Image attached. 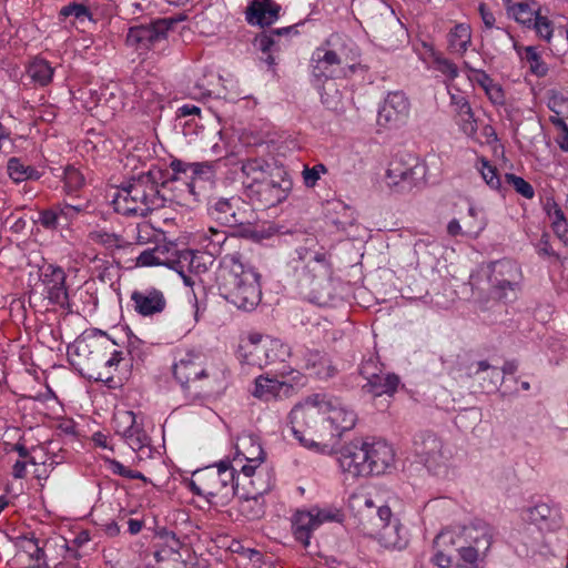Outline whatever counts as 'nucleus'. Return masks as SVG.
Listing matches in <instances>:
<instances>
[{"mask_svg": "<svg viewBox=\"0 0 568 568\" xmlns=\"http://www.w3.org/2000/svg\"><path fill=\"white\" fill-rule=\"evenodd\" d=\"M63 181L67 192H73L83 185L84 178L78 169L72 165H68L64 169Z\"/></svg>", "mask_w": 568, "mask_h": 568, "instance_id": "nucleus-46", "label": "nucleus"}, {"mask_svg": "<svg viewBox=\"0 0 568 568\" xmlns=\"http://www.w3.org/2000/svg\"><path fill=\"white\" fill-rule=\"evenodd\" d=\"M409 110L410 103L403 92H389L378 110L377 123L382 126H397L408 118Z\"/></svg>", "mask_w": 568, "mask_h": 568, "instance_id": "nucleus-15", "label": "nucleus"}, {"mask_svg": "<svg viewBox=\"0 0 568 568\" xmlns=\"http://www.w3.org/2000/svg\"><path fill=\"white\" fill-rule=\"evenodd\" d=\"M124 424V429L119 428V435L126 442L132 450L138 452L149 445V438L143 428L136 423L133 412L124 410L119 414V426Z\"/></svg>", "mask_w": 568, "mask_h": 568, "instance_id": "nucleus-24", "label": "nucleus"}, {"mask_svg": "<svg viewBox=\"0 0 568 568\" xmlns=\"http://www.w3.org/2000/svg\"><path fill=\"white\" fill-rule=\"evenodd\" d=\"M173 374L183 388H190L202 378L207 377L201 356L192 353L186 354L185 357L174 364Z\"/></svg>", "mask_w": 568, "mask_h": 568, "instance_id": "nucleus-18", "label": "nucleus"}, {"mask_svg": "<svg viewBox=\"0 0 568 568\" xmlns=\"http://www.w3.org/2000/svg\"><path fill=\"white\" fill-rule=\"evenodd\" d=\"M175 260L182 261L183 268L187 265L191 272L199 273L202 267L205 270V265L200 262V257L191 251L181 252Z\"/></svg>", "mask_w": 568, "mask_h": 568, "instance_id": "nucleus-55", "label": "nucleus"}, {"mask_svg": "<svg viewBox=\"0 0 568 568\" xmlns=\"http://www.w3.org/2000/svg\"><path fill=\"white\" fill-rule=\"evenodd\" d=\"M28 74L40 85H47L53 75V68L43 59H34L29 68Z\"/></svg>", "mask_w": 568, "mask_h": 568, "instance_id": "nucleus-38", "label": "nucleus"}, {"mask_svg": "<svg viewBox=\"0 0 568 568\" xmlns=\"http://www.w3.org/2000/svg\"><path fill=\"white\" fill-rule=\"evenodd\" d=\"M526 60L530 63V70L538 77H544L547 73L545 63L540 61V58L532 47H527L525 52Z\"/></svg>", "mask_w": 568, "mask_h": 568, "instance_id": "nucleus-50", "label": "nucleus"}, {"mask_svg": "<svg viewBox=\"0 0 568 568\" xmlns=\"http://www.w3.org/2000/svg\"><path fill=\"white\" fill-rule=\"evenodd\" d=\"M160 253H161V251L155 250V248L145 250L139 255L136 262L141 266H154V265L168 266L169 268L176 271L182 276V278L186 285H189V286L193 285L191 277L185 275V273H183L182 261L174 260L172 257H160L159 256Z\"/></svg>", "mask_w": 568, "mask_h": 568, "instance_id": "nucleus-29", "label": "nucleus"}, {"mask_svg": "<svg viewBox=\"0 0 568 568\" xmlns=\"http://www.w3.org/2000/svg\"><path fill=\"white\" fill-rule=\"evenodd\" d=\"M485 93L493 104L498 106L505 105L506 97L504 89L499 83L494 82Z\"/></svg>", "mask_w": 568, "mask_h": 568, "instance_id": "nucleus-57", "label": "nucleus"}, {"mask_svg": "<svg viewBox=\"0 0 568 568\" xmlns=\"http://www.w3.org/2000/svg\"><path fill=\"white\" fill-rule=\"evenodd\" d=\"M352 506L357 507L358 513L362 511V506L366 508L365 516L368 518H374V523H376V513L377 508L372 498L364 495H354L351 498Z\"/></svg>", "mask_w": 568, "mask_h": 568, "instance_id": "nucleus-48", "label": "nucleus"}, {"mask_svg": "<svg viewBox=\"0 0 568 568\" xmlns=\"http://www.w3.org/2000/svg\"><path fill=\"white\" fill-rule=\"evenodd\" d=\"M471 41L470 27L465 23H459L448 34V43L452 51L464 53Z\"/></svg>", "mask_w": 568, "mask_h": 568, "instance_id": "nucleus-35", "label": "nucleus"}, {"mask_svg": "<svg viewBox=\"0 0 568 568\" xmlns=\"http://www.w3.org/2000/svg\"><path fill=\"white\" fill-rule=\"evenodd\" d=\"M110 469L113 471V474H116L119 476L146 481V478L142 473L129 469L128 467H125L123 464L115 459L110 460Z\"/></svg>", "mask_w": 568, "mask_h": 568, "instance_id": "nucleus-52", "label": "nucleus"}, {"mask_svg": "<svg viewBox=\"0 0 568 568\" xmlns=\"http://www.w3.org/2000/svg\"><path fill=\"white\" fill-rule=\"evenodd\" d=\"M39 222L44 229L48 230H55L58 227H61V222L58 217V210L55 207L41 211Z\"/></svg>", "mask_w": 568, "mask_h": 568, "instance_id": "nucleus-53", "label": "nucleus"}, {"mask_svg": "<svg viewBox=\"0 0 568 568\" xmlns=\"http://www.w3.org/2000/svg\"><path fill=\"white\" fill-rule=\"evenodd\" d=\"M135 311L142 316H152L161 313L166 305V300L160 290L154 287L144 291H134L131 295Z\"/></svg>", "mask_w": 568, "mask_h": 568, "instance_id": "nucleus-23", "label": "nucleus"}, {"mask_svg": "<svg viewBox=\"0 0 568 568\" xmlns=\"http://www.w3.org/2000/svg\"><path fill=\"white\" fill-rule=\"evenodd\" d=\"M322 410L325 418L324 430L327 434V446L329 442L342 436L346 430L352 429L357 420V415L339 398L321 395Z\"/></svg>", "mask_w": 568, "mask_h": 568, "instance_id": "nucleus-8", "label": "nucleus"}, {"mask_svg": "<svg viewBox=\"0 0 568 568\" xmlns=\"http://www.w3.org/2000/svg\"><path fill=\"white\" fill-rule=\"evenodd\" d=\"M321 100L328 110L337 111L343 106V94L334 81L323 84Z\"/></svg>", "mask_w": 568, "mask_h": 568, "instance_id": "nucleus-39", "label": "nucleus"}, {"mask_svg": "<svg viewBox=\"0 0 568 568\" xmlns=\"http://www.w3.org/2000/svg\"><path fill=\"white\" fill-rule=\"evenodd\" d=\"M464 235L468 237H477L485 229L486 221L484 217H478L474 207L468 209V214L463 217Z\"/></svg>", "mask_w": 568, "mask_h": 568, "instance_id": "nucleus-42", "label": "nucleus"}, {"mask_svg": "<svg viewBox=\"0 0 568 568\" xmlns=\"http://www.w3.org/2000/svg\"><path fill=\"white\" fill-rule=\"evenodd\" d=\"M535 29L537 33L544 38L545 40H550L552 34V28L550 21L546 17H541L540 14H537L535 17Z\"/></svg>", "mask_w": 568, "mask_h": 568, "instance_id": "nucleus-59", "label": "nucleus"}, {"mask_svg": "<svg viewBox=\"0 0 568 568\" xmlns=\"http://www.w3.org/2000/svg\"><path fill=\"white\" fill-rule=\"evenodd\" d=\"M479 171L485 182L494 190H499L501 185L500 178L497 174V169L493 166L485 159L480 160Z\"/></svg>", "mask_w": 568, "mask_h": 568, "instance_id": "nucleus-47", "label": "nucleus"}, {"mask_svg": "<svg viewBox=\"0 0 568 568\" xmlns=\"http://www.w3.org/2000/svg\"><path fill=\"white\" fill-rule=\"evenodd\" d=\"M505 182L514 187V190L525 199L531 200L535 196L532 185L521 176H517L513 173H506Z\"/></svg>", "mask_w": 568, "mask_h": 568, "instance_id": "nucleus-44", "label": "nucleus"}, {"mask_svg": "<svg viewBox=\"0 0 568 568\" xmlns=\"http://www.w3.org/2000/svg\"><path fill=\"white\" fill-rule=\"evenodd\" d=\"M171 26L172 21L159 19L150 24L131 27L126 36V43L136 49H150L166 38Z\"/></svg>", "mask_w": 568, "mask_h": 568, "instance_id": "nucleus-13", "label": "nucleus"}, {"mask_svg": "<svg viewBox=\"0 0 568 568\" xmlns=\"http://www.w3.org/2000/svg\"><path fill=\"white\" fill-rule=\"evenodd\" d=\"M291 388V385L285 382L261 375L255 379L253 395L257 398L270 400L280 396L281 392L287 393Z\"/></svg>", "mask_w": 568, "mask_h": 568, "instance_id": "nucleus-32", "label": "nucleus"}, {"mask_svg": "<svg viewBox=\"0 0 568 568\" xmlns=\"http://www.w3.org/2000/svg\"><path fill=\"white\" fill-rule=\"evenodd\" d=\"M434 544L436 547H454L460 559L471 566H475L479 556L485 555L488 550H480L479 547L465 544L455 539V530L446 529L439 532Z\"/></svg>", "mask_w": 568, "mask_h": 568, "instance_id": "nucleus-25", "label": "nucleus"}, {"mask_svg": "<svg viewBox=\"0 0 568 568\" xmlns=\"http://www.w3.org/2000/svg\"><path fill=\"white\" fill-rule=\"evenodd\" d=\"M239 511L247 520H255L263 516L264 508L261 496L241 498L239 501Z\"/></svg>", "mask_w": 568, "mask_h": 568, "instance_id": "nucleus-37", "label": "nucleus"}, {"mask_svg": "<svg viewBox=\"0 0 568 568\" xmlns=\"http://www.w3.org/2000/svg\"><path fill=\"white\" fill-rule=\"evenodd\" d=\"M316 518L320 519V525L324 521H337L343 520V515L339 511L326 510V509H313Z\"/></svg>", "mask_w": 568, "mask_h": 568, "instance_id": "nucleus-63", "label": "nucleus"}, {"mask_svg": "<svg viewBox=\"0 0 568 568\" xmlns=\"http://www.w3.org/2000/svg\"><path fill=\"white\" fill-rule=\"evenodd\" d=\"M216 283L221 295L240 310L252 311L261 302L260 274L245 265L237 254H227L221 260Z\"/></svg>", "mask_w": 568, "mask_h": 568, "instance_id": "nucleus-1", "label": "nucleus"}, {"mask_svg": "<svg viewBox=\"0 0 568 568\" xmlns=\"http://www.w3.org/2000/svg\"><path fill=\"white\" fill-rule=\"evenodd\" d=\"M568 103V98H566L562 93L551 91L548 106L551 111H554L556 114L561 113V108L564 104Z\"/></svg>", "mask_w": 568, "mask_h": 568, "instance_id": "nucleus-64", "label": "nucleus"}, {"mask_svg": "<svg viewBox=\"0 0 568 568\" xmlns=\"http://www.w3.org/2000/svg\"><path fill=\"white\" fill-rule=\"evenodd\" d=\"M363 389L374 396L393 395L399 384V378L395 374L383 375L376 373L374 377L366 379Z\"/></svg>", "mask_w": 568, "mask_h": 568, "instance_id": "nucleus-31", "label": "nucleus"}, {"mask_svg": "<svg viewBox=\"0 0 568 568\" xmlns=\"http://www.w3.org/2000/svg\"><path fill=\"white\" fill-rule=\"evenodd\" d=\"M327 171L326 166L322 163L314 165L313 168H305L303 170V179L306 186L312 187L320 180L321 173Z\"/></svg>", "mask_w": 568, "mask_h": 568, "instance_id": "nucleus-56", "label": "nucleus"}, {"mask_svg": "<svg viewBox=\"0 0 568 568\" xmlns=\"http://www.w3.org/2000/svg\"><path fill=\"white\" fill-rule=\"evenodd\" d=\"M305 368L318 378H329L335 374V368L331 361L317 349H306L304 352Z\"/></svg>", "mask_w": 568, "mask_h": 568, "instance_id": "nucleus-30", "label": "nucleus"}, {"mask_svg": "<svg viewBox=\"0 0 568 568\" xmlns=\"http://www.w3.org/2000/svg\"><path fill=\"white\" fill-rule=\"evenodd\" d=\"M460 118V128L465 134L468 136H473L477 132V124L474 119L473 110L468 111V114H462Z\"/></svg>", "mask_w": 568, "mask_h": 568, "instance_id": "nucleus-60", "label": "nucleus"}, {"mask_svg": "<svg viewBox=\"0 0 568 568\" xmlns=\"http://www.w3.org/2000/svg\"><path fill=\"white\" fill-rule=\"evenodd\" d=\"M414 450L428 469H435L448 459V452L444 448L442 439L430 432L416 436Z\"/></svg>", "mask_w": 568, "mask_h": 568, "instance_id": "nucleus-14", "label": "nucleus"}, {"mask_svg": "<svg viewBox=\"0 0 568 568\" xmlns=\"http://www.w3.org/2000/svg\"><path fill=\"white\" fill-rule=\"evenodd\" d=\"M440 253V245L435 240L420 239L414 244V255L416 257L415 264L410 263L415 270L427 271L434 270L438 254Z\"/></svg>", "mask_w": 568, "mask_h": 568, "instance_id": "nucleus-26", "label": "nucleus"}, {"mask_svg": "<svg viewBox=\"0 0 568 568\" xmlns=\"http://www.w3.org/2000/svg\"><path fill=\"white\" fill-rule=\"evenodd\" d=\"M320 527V519L314 510L297 511L293 519V534L296 540L303 544L305 549L311 546V534Z\"/></svg>", "mask_w": 568, "mask_h": 568, "instance_id": "nucleus-28", "label": "nucleus"}, {"mask_svg": "<svg viewBox=\"0 0 568 568\" xmlns=\"http://www.w3.org/2000/svg\"><path fill=\"white\" fill-rule=\"evenodd\" d=\"M267 339L257 334H251L239 347L242 363L257 368L266 367Z\"/></svg>", "mask_w": 568, "mask_h": 568, "instance_id": "nucleus-21", "label": "nucleus"}, {"mask_svg": "<svg viewBox=\"0 0 568 568\" xmlns=\"http://www.w3.org/2000/svg\"><path fill=\"white\" fill-rule=\"evenodd\" d=\"M92 239L101 244H103L104 246H106L108 248H112V247H116V248H120V247H123L124 246V241L121 236L116 235V234H113V233H108V232H94L92 234Z\"/></svg>", "mask_w": 568, "mask_h": 568, "instance_id": "nucleus-51", "label": "nucleus"}, {"mask_svg": "<svg viewBox=\"0 0 568 568\" xmlns=\"http://www.w3.org/2000/svg\"><path fill=\"white\" fill-rule=\"evenodd\" d=\"M58 210V217L61 222V227H65L69 223L77 217L80 212V207L75 205L64 204L55 206Z\"/></svg>", "mask_w": 568, "mask_h": 568, "instance_id": "nucleus-54", "label": "nucleus"}, {"mask_svg": "<svg viewBox=\"0 0 568 568\" xmlns=\"http://www.w3.org/2000/svg\"><path fill=\"white\" fill-rule=\"evenodd\" d=\"M545 211L547 215L552 220V222H560L566 220L564 211L552 199L547 200L545 204Z\"/></svg>", "mask_w": 568, "mask_h": 568, "instance_id": "nucleus-61", "label": "nucleus"}, {"mask_svg": "<svg viewBox=\"0 0 568 568\" xmlns=\"http://www.w3.org/2000/svg\"><path fill=\"white\" fill-rule=\"evenodd\" d=\"M425 176V166L417 158H395L386 172L387 184L398 192L410 191Z\"/></svg>", "mask_w": 568, "mask_h": 568, "instance_id": "nucleus-9", "label": "nucleus"}, {"mask_svg": "<svg viewBox=\"0 0 568 568\" xmlns=\"http://www.w3.org/2000/svg\"><path fill=\"white\" fill-rule=\"evenodd\" d=\"M376 373H382V368L378 365L376 359L369 358L362 363L359 368V374L368 379L369 377H374Z\"/></svg>", "mask_w": 568, "mask_h": 568, "instance_id": "nucleus-62", "label": "nucleus"}, {"mask_svg": "<svg viewBox=\"0 0 568 568\" xmlns=\"http://www.w3.org/2000/svg\"><path fill=\"white\" fill-rule=\"evenodd\" d=\"M467 375L485 392H494L503 384V373L487 361L470 364Z\"/></svg>", "mask_w": 568, "mask_h": 568, "instance_id": "nucleus-22", "label": "nucleus"}, {"mask_svg": "<svg viewBox=\"0 0 568 568\" xmlns=\"http://www.w3.org/2000/svg\"><path fill=\"white\" fill-rule=\"evenodd\" d=\"M293 186L292 179L284 168H275L266 180L260 183H247L246 191L251 201L267 209L283 202Z\"/></svg>", "mask_w": 568, "mask_h": 568, "instance_id": "nucleus-6", "label": "nucleus"}, {"mask_svg": "<svg viewBox=\"0 0 568 568\" xmlns=\"http://www.w3.org/2000/svg\"><path fill=\"white\" fill-rule=\"evenodd\" d=\"M41 282L52 304L69 307V294L65 285L67 275L63 268L48 264L41 270Z\"/></svg>", "mask_w": 568, "mask_h": 568, "instance_id": "nucleus-16", "label": "nucleus"}, {"mask_svg": "<svg viewBox=\"0 0 568 568\" xmlns=\"http://www.w3.org/2000/svg\"><path fill=\"white\" fill-rule=\"evenodd\" d=\"M436 70L446 74L450 79H455L458 75L457 65L448 59L445 58H436L435 59Z\"/></svg>", "mask_w": 568, "mask_h": 568, "instance_id": "nucleus-58", "label": "nucleus"}, {"mask_svg": "<svg viewBox=\"0 0 568 568\" xmlns=\"http://www.w3.org/2000/svg\"><path fill=\"white\" fill-rule=\"evenodd\" d=\"M8 173L14 182H21L26 180H38L40 178L39 172L32 166L24 165L17 158H11L8 161Z\"/></svg>", "mask_w": 568, "mask_h": 568, "instance_id": "nucleus-36", "label": "nucleus"}, {"mask_svg": "<svg viewBox=\"0 0 568 568\" xmlns=\"http://www.w3.org/2000/svg\"><path fill=\"white\" fill-rule=\"evenodd\" d=\"M60 16L62 17H74L80 23L84 24L85 22H91L92 17L89 8L82 3H70L64 6L60 10Z\"/></svg>", "mask_w": 568, "mask_h": 568, "instance_id": "nucleus-45", "label": "nucleus"}, {"mask_svg": "<svg viewBox=\"0 0 568 568\" xmlns=\"http://www.w3.org/2000/svg\"><path fill=\"white\" fill-rule=\"evenodd\" d=\"M291 356V348L280 339H267L266 366L276 363H284Z\"/></svg>", "mask_w": 568, "mask_h": 568, "instance_id": "nucleus-41", "label": "nucleus"}, {"mask_svg": "<svg viewBox=\"0 0 568 568\" xmlns=\"http://www.w3.org/2000/svg\"><path fill=\"white\" fill-rule=\"evenodd\" d=\"M395 453L385 440L355 439L338 452L343 473L352 477L384 474L394 463Z\"/></svg>", "mask_w": 568, "mask_h": 568, "instance_id": "nucleus-2", "label": "nucleus"}, {"mask_svg": "<svg viewBox=\"0 0 568 568\" xmlns=\"http://www.w3.org/2000/svg\"><path fill=\"white\" fill-rule=\"evenodd\" d=\"M509 14L514 17V19L524 24L530 26L532 21L535 22V17L538 14L535 12L528 3L519 2L507 8Z\"/></svg>", "mask_w": 568, "mask_h": 568, "instance_id": "nucleus-43", "label": "nucleus"}, {"mask_svg": "<svg viewBox=\"0 0 568 568\" xmlns=\"http://www.w3.org/2000/svg\"><path fill=\"white\" fill-rule=\"evenodd\" d=\"M527 519L539 526L541 529H554L558 526L557 515L552 513L549 505L540 503L527 509Z\"/></svg>", "mask_w": 568, "mask_h": 568, "instance_id": "nucleus-34", "label": "nucleus"}, {"mask_svg": "<svg viewBox=\"0 0 568 568\" xmlns=\"http://www.w3.org/2000/svg\"><path fill=\"white\" fill-rule=\"evenodd\" d=\"M191 490L211 504H225L234 495V470L227 464L209 466L193 473Z\"/></svg>", "mask_w": 568, "mask_h": 568, "instance_id": "nucleus-5", "label": "nucleus"}, {"mask_svg": "<svg viewBox=\"0 0 568 568\" xmlns=\"http://www.w3.org/2000/svg\"><path fill=\"white\" fill-rule=\"evenodd\" d=\"M146 199L149 197L143 194L142 186L139 185V179L133 175L122 183L113 199V204L115 211L124 215L134 214L145 217L150 213Z\"/></svg>", "mask_w": 568, "mask_h": 568, "instance_id": "nucleus-11", "label": "nucleus"}, {"mask_svg": "<svg viewBox=\"0 0 568 568\" xmlns=\"http://www.w3.org/2000/svg\"><path fill=\"white\" fill-rule=\"evenodd\" d=\"M322 410L321 394L307 397L290 413V424L295 438L305 447H327V432Z\"/></svg>", "mask_w": 568, "mask_h": 568, "instance_id": "nucleus-3", "label": "nucleus"}, {"mask_svg": "<svg viewBox=\"0 0 568 568\" xmlns=\"http://www.w3.org/2000/svg\"><path fill=\"white\" fill-rule=\"evenodd\" d=\"M484 275L495 290L499 298H507V291L515 292L521 280V272L518 265L510 260L495 261L481 268Z\"/></svg>", "mask_w": 568, "mask_h": 568, "instance_id": "nucleus-10", "label": "nucleus"}, {"mask_svg": "<svg viewBox=\"0 0 568 568\" xmlns=\"http://www.w3.org/2000/svg\"><path fill=\"white\" fill-rule=\"evenodd\" d=\"M275 168L262 158H248L242 162L241 170L251 180L250 183H260L266 180L270 172H273Z\"/></svg>", "mask_w": 568, "mask_h": 568, "instance_id": "nucleus-33", "label": "nucleus"}, {"mask_svg": "<svg viewBox=\"0 0 568 568\" xmlns=\"http://www.w3.org/2000/svg\"><path fill=\"white\" fill-rule=\"evenodd\" d=\"M136 178L139 179V185L142 186L143 194L149 197L146 199L149 211L164 207L166 197L162 194L161 189L166 186L168 179L163 170L154 168L138 174Z\"/></svg>", "mask_w": 568, "mask_h": 568, "instance_id": "nucleus-17", "label": "nucleus"}, {"mask_svg": "<svg viewBox=\"0 0 568 568\" xmlns=\"http://www.w3.org/2000/svg\"><path fill=\"white\" fill-rule=\"evenodd\" d=\"M342 59L333 50L317 48L312 55V73L315 78L333 79L344 74Z\"/></svg>", "mask_w": 568, "mask_h": 568, "instance_id": "nucleus-20", "label": "nucleus"}, {"mask_svg": "<svg viewBox=\"0 0 568 568\" xmlns=\"http://www.w3.org/2000/svg\"><path fill=\"white\" fill-rule=\"evenodd\" d=\"M253 45L264 54L261 59L265 63H267L270 67L275 64V59L272 52L276 48V41L272 34H270L267 31L261 32L255 37Z\"/></svg>", "mask_w": 568, "mask_h": 568, "instance_id": "nucleus-40", "label": "nucleus"}, {"mask_svg": "<svg viewBox=\"0 0 568 568\" xmlns=\"http://www.w3.org/2000/svg\"><path fill=\"white\" fill-rule=\"evenodd\" d=\"M207 213L213 220L230 227L251 225L255 220L254 211L240 196L210 199Z\"/></svg>", "mask_w": 568, "mask_h": 568, "instance_id": "nucleus-7", "label": "nucleus"}, {"mask_svg": "<svg viewBox=\"0 0 568 568\" xmlns=\"http://www.w3.org/2000/svg\"><path fill=\"white\" fill-rule=\"evenodd\" d=\"M465 67L469 70V80L477 83L485 92L495 82L489 74L485 71L471 67L468 62H465Z\"/></svg>", "mask_w": 568, "mask_h": 568, "instance_id": "nucleus-49", "label": "nucleus"}, {"mask_svg": "<svg viewBox=\"0 0 568 568\" xmlns=\"http://www.w3.org/2000/svg\"><path fill=\"white\" fill-rule=\"evenodd\" d=\"M455 539L488 550L493 542V528L487 523L476 519L455 531Z\"/></svg>", "mask_w": 568, "mask_h": 568, "instance_id": "nucleus-19", "label": "nucleus"}, {"mask_svg": "<svg viewBox=\"0 0 568 568\" xmlns=\"http://www.w3.org/2000/svg\"><path fill=\"white\" fill-rule=\"evenodd\" d=\"M280 6L271 0H253L246 9V20L250 24L267 27L278 19Z\"/></svg>", "mask_w": 568, "mask_h": 568, "instance_id": "nucleus-27", "label": "nucleus"}, {"mask_svg": "<svg viewBox=\"0 0 568 568\" xmlns=\"http://www.w3.org/2000/svg\"><path fill=\"white\" fill-rule=\"evenodd\" d=\"M292 262L305 261L306 264L297 274V281L311 287V300L317 304L326 303L329 296L328 276L331 264L326 252H314L310 247L301 246L295 250Z\"/></svg>", "mask_w": 568, "mask_h": 568, "instance_id": "nucleus-4", "label": "nucleus"}, {"mask_svg": "<svg viewBox=\"0 0 568 568\" xmlns=\"http://www.w3.org/2000/svg\"><path fill=\"white\" fill-rule=\"evenodd\" d=\"M375 534L379 544L389 549H402L406 540L402 535V525L398 519H393L392 510L388 506L377 507Z\"/></svg>", "mask_w": 568, "mask_h": 568, "instance_id": "nucleus-12", "label": "nucleus"}]
</instances>
